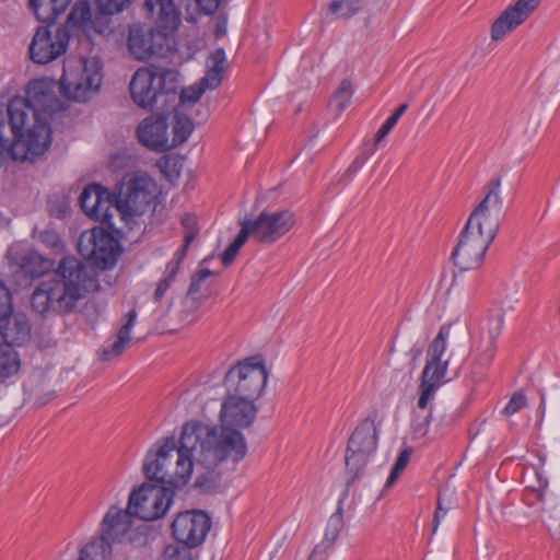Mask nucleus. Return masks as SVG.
<instances>
[{
    "mask_svg": "<svg viewBox=\"0 0 560 560\" xmlns=\"http://www.w3.org/2000/svg\"><path fill=\"white\" fill-rule=\"evenodd\" d=\"M477 208H479V210L483 209L504 215L503 198L501 195V179L499 177L489 182L487 185V192L482 200L478 203Z\"/></svg>",
    "mask_w": 560,
    "mask_h": 560,
    "instance_id": "nucleus-29",
    "label": "nucleus"
},
{
    "mask_svg": "<svg viewBox=\"0 0 560 560\" xmlns=\"http://www.w3.org/2000/svg\"><path fill=\"white\" fill-rule=\"evenodd\" d=\"M343 528V516L341 509H338L328 520L325 530V541L331 546L338 538L341 529Z\"/></svg>",
    "mask_w": 560,
    "mask_h": 560,
    "instance_id": "nucleus-42",
    "label": "nucleus"
},
{
    "mask_svg": "<svg viewBox=\"0 0 560 560\" xmlns=\"http://www.w3.org/2000/svg\"><path fill=\"white\" fill-rule=\"evenodd\" d=\"M137 318V312L131 310L126 315V323L119 328L116 339L108 346H104L98 353L102 361H110L120 355L130 342V331Z\"/></svg>",
    "mask_w": 560,
    "mask_h": 560,
    "instance_id": "nucleus-26",
    "label": "nucleus"
},
{
    "mask_svg": "<svg viewBox=\"0 0 560 560\" xmlns=\"http://www.w3.org/2000/svg\"><path fill=\"white\" fill-rule=\"evenodd\" d=\"M79 201L88 217L110 228L114 226L112 218L115 212V195L108 192L101 185L93 184L84 188Z\"/></svg>",
    "mask_w": 560,
    "mask_h": 560,
    "instance_id": "nucleus-17",
    "label": "nucleus"
},
{
    "mask_svg": "<svg viewBox=\"0 0 560 560\" xmlns=\"http://www.w3.org/2000/svg\"><path fill=\"white\" fill-rule=\"evenodd\" d=\"M539 127L540 119L536 116H529L527 118L526 125L524 126V133L528 138H534L537 135Z\"/></svg>",
    "mask_w": 560,
    "mask_h": 560,
    "instance_id": "nucleus-57",
    "label": "nucleus"
},
{
    "mask_svg": "<svg viewBox=\"0 0 560 560\" xmlns=\"http://www.w3.org/2000/svg\"><path fill=\"white\" fill-rule=\"evenodd\" d=\"M12 311L11 294L9 289L0 281V319Z\"/></svg>",
    "mask_w": 560,
    "mask_h": 560,
    "instance_id": "nucleus-54",
    "label": "nucleus"
},
{
    "mask_svg": "<svg viewBox=\"0 0 560 560\" xmlns=\"http://www.w3.org/2000/svg\"><path fill=\"white\" fill-rule=\"evenodd\" d=\"M206 90L207 88L201 82L183 89L179 93V104L177 108L186 110L190 105H194L200 100Z\"/></svg>",
    "mask_w": 560,
    "mask_h": 560,
    "instance_id": "nucleus-40",
    "label": "nucleus"
},
{
    "mask_svg": "<svg viewBox=\"0 0 560 560\" xmlns=\"http://www.w3.org/2000/svg\"><path fill=\"white\" fill-rule=\"evenodd\" d=\"M527 399L523 392L514 393L503 409L505 416H513L526 406Z\"/></svg>",
    "mask_w": 560,
    "mask_h": 560,
    "instance_id": "nucleus-50",
    "label": "nucleus"
},
{
    "mask_svg": "<svg viewBox=\"0 0 560 560\" xmlns=\"http://www.w3.org/2000/svg\"><path fill=\"white\" fill-rule=\"evenodd\" d=\"M38 240L45 246L55 249L57 252L62 249V243L59 235L50 229H46L38 232Z\"/></svg>",
    "mask_w": 560,
    "mask_h": 560,
    "instance_id": "nucleus-48",
    "label": "nucleus"
},
{
    "mask_svg": "<svg viewBox=\"0 0 560 560\" xmlns=\"http://www.w3.org/2000/svg\"><path fill=\"white\" fill-rule=\"evenodd\" d=\"M268 371L261 357H250L233 365L224 376L228 394L256 401L262 394Z\"/></svg>",
    "mask_w": 560,
    "mask_h": 560,
    "instance_id": "nucleus-7",
    "label": "nucleus"
},
{
    "mask_svg": "<svg viewBox=\"0 0 560 560\" xmlns=\"http://www.w3.org/2000/svg\"><path fill=\"white\" fill-rule=\"evenodd\" d=\"M50 212H55L58 218H61L66 213V209L54 210L52 207H50Z\"/></svg>",
    "mask_w": 560,
    "mask_h": 560,
    "instance_id": "nucleus-62",
    "label": "nucleus"
},
{
    "mask_svg": "<svg viewBox=\"0 0 560 560\" xmlns=\"http://www.w3.org/2000/svg\"><path fill=\"white\" fill-rule=\"evenodd\" d=\"M448 510H450V506L444 505V502H443L441 495H439L438 503H436V510H435V513L433 516V528H432L433 533L436 532V529L441 523V520L446 515Z\"/></svg>",
    "mask_w": 560,
    "mask_h": 560,
    "instance_id": "nucleus-56",
    "label": "nucleus"
},
{
    "mask_svg": "<svg viewBox=\"0 0 560 560\" xmlns=\"http://www.w3.org/2000/svg\"><path fill=\"white\" fill-rule=\"evenodd\" d=\"M135 0H95L97 9L105 15L126 10Z\"/></svg>",
    "mask_w": 560,
    "mask_h": 560,
    "instance_id": "nucleus-44",
    "label": "nucleus"
},
{
    "mask_svg": "<svg viewBox=\"0 0 560 560\" xmlns=\"http://www.w3.org/2000/svg\"><path fill=\"white\" fill-rule=\"evenodd\" d=\"M211 526L210 517L202 511H186L177 515L172 523V533L182 546L192 548L206 538Z\"/></svg>",
    "mask_w": 560,
    "mask_h": 560,
    "instance_id": "nucleus-15",
    "label": "nucleus"
},
{
    "mask_svg": "<svg viewBox=\"0 0 560 560\" xmlns=\"http://www.w3.org/2000/svg\"><path fill=\"white\" fill-rule=\"evenodd\" d=\"M368 161L366 155L360 153L353 162L350 164L348 172L355 173L358 170L362 167V165Z\"/></svg>",
    "mask_w": 560,
    "mask_h": 560,
    "instance_id": "nucleus-60",
    "label": "nucleus"
},
{
    "mask_svg": "<svg viewBox=\"0 0 560 560\" xmlns=\"http://www.w3.org/2000/svg\"><path fill=\"white\" fill-rule=\"evenodd\" d=\"M240 225H241V231L238 232L237 236L222 254L221 260L225 267L230 266L233 262V260L237 256L240 249L245 244L247 238L250 236L248 233V230H246V228L244 226L242 221L240 222Z\"/></svg>",
    "mask_w": 560,
    "mask_h": 560,
    "instance_id": "nucleus-38",
    "label": "nucleus"
},
{
    "mask_svg": "<svg viewBox=\"0 0 560 560\" xmlns=\"http://www.w3.org/2000/svg\"><path fill=\"white\" fill-rule=\"evenodd\" d=\"M72 0H30V8L38 21L54 22L66 11Z\"/></svg>",
    "mask_w": 560,
    "mask_h": 560,
    "instance_id": "nucleus-28",
    "label": "nucleus"
},
{
    "mask_svg": "<svg viewBox=\"0 0 560 560\" xmlns=\"http://www.w3.org/2000/svg\"><path fill=\"white\" fill-rule=\"evenodd\" d=\"M450 326H442L436 337L430 342L427 350V361L421 380L440 386L446 376L448 360H443L447 347Z\"/></svg>",
    "mask_w": 560,
    "mask_h": 560,
    "instance_id": "nucleus-18",
    "label": "nucleus"
},
{
    "mask_svg": "<svg viewBox=\"0 0 560 560\" xmlns=\"http://www.w3.org/2000/svg\"><path fill=\"white\" fill-rule=\"evenodd\" d=\"M31 336V325L25 314L9 313L0 319V345L22 346Z\"/></svg>",
    "mask_w": 560,
    "mask_h": 560,
    "instance_id": "nucleus-23",
    "label": "nucleus"
},
{
    "mask_svg": "<svg viewBox=\"0 0 560 560\" xmlns=\"http://www.w3.org/2000/svg\"><path fill=\"white\" fill-rule=\"evenodd\" d=\"M438 385L425 383L423 380H421L420 384V395L418 398V407L420 409H425L429 401L434 396L435 390L438 389Z\"/></svg>",
    "mask_w": 560,
    "mask_h": 560,
    "instance_id": "nucleus-52",
    "label": "nucleus"
},
{
    "mask_svg": "<svg viewBox=\"0 0 560 560\" xmlns=\"http://www.w3.org/2000/svg\"><path fill=\"white\" fill-rule=\"evenodd\" d=\"M412 452L413 451L411 447H406L400 452L385 483L386 489L390 488L398 479L400 474L405 470L411 458Z\"/></svg>",
    "mask_w": 560,
    "mask_h": 560,
    "instance_id": "nucleus-41",
    "label": "nucleus"
},
{
    "mask_svg": "<svg viewBox=\"0 0 560 560\" xmlns=\"http://www.w3.org/2000/svg\"><path fill=\"white\" fill-rule=\"evenodd\" d=\"M430 415L425 416L420 422L413 423V433L417 438H423L429 429Z\"/></svg>",
    "mask_w": 560,
    "mask_h": 560,
    "instance_id": "nucleus-59",
    "label": "nucleus"
},
{
    "mask_svg": "<svg viewBox=\"0 0 560 560\" xmlns=\"http://www.w3.org/2000/svg\"><path fill=\"white\" fill-rule=\"evenodd\" d=\"M133 513L127 506L119 509L110 506L102 521V534L100 539L106 540L109 545L119 541L130 529Z\"/></svg>",
    "mask_w": 560,
    "mask_h": 560,
    "instance_id": "nucleus-22",
    "label": "nucleus"
},
{
    "mask_svg": "<svg viewBox=\"0 0 560 560\" xmlns=\"http://www.w3.org/2000/svg\"><path fill=\"white\" fill-rule=\"evenodd\" d=\"M182 226L184 229V243L183 246L189 247V245L196 240L199 234L197 225V219L194 214L186 213L182 217Z\"/></svg>",
    "mask_w": 560,
    "mask_h": 560,
    "instance_id": "nucleus-43",
    "label": "nucleus"
},
{
    "mask_svg": "<svg viewBox=\"0 0 560 560\" xmlns=\"http://www.w3.org/2000/svg\"><path fill=\"white\" fill-rule=\"evenodd\" d=\"M173 281L162 278L156 289L153 293V303L155 304V307L153 308V314L156 319L164 318L171 308V298L166 295L167 290L170 289Z\"/></svg>",
    "mask_w": 560,
    "mask_h": 560,
    "instance_id": "nucleus-35",
    "label": "nucleus"
},
{
    "mask_svg": "<svg viewBox=\"0 0 560 560\" xmlns=\"http://www.w3.org/2000/svg\"><path fill=\"white\" fill-rule=\"evenodd\" d=\"M78 250L83 258L103 270L114 267L121 252L117 238L101 228L82 232Z\"/></svg>",
    "mask_w": 560,
    "mask_h": 560,
    "instance_id": "nucleus-9",
    "label": "nucleus"
},
{
    "mask_svg": "<svg viewBox=\"0 0 560 560\" xmlns=\"http://www.w3.org/2000/svg\"><path fill=\"white\" fill-rule=\"evenodd\" d=\"M503 214L493 213L487 210L475 208L470 213L466 226L495 238Z\"/></svg>",
    "mask_w": 560,
    "mask_h": 560,
    "instance_id": "nucleus-27",
    "label": "nucleus"
},
{
    "mask_svg": "<svg viewBox=\"0 0 560 560\" xmlns=\"http://www.w3.org/2000/svg\"><path fill=\"white\" fill-rule=\"evenodd\" d=\"M137 137L141 144L156 152L172 149L168 137V124L162 116H149L137 128Z\"/></svg>",
    "mask_w": 560,
    "mask_h": 560,
    "instance_id": "nucleus-20",
    "label": "nucleus"
},
{
    "mask_svg": "<svg viewBox=\"0 0 560 560\" xmlns=\"http://www.w3.org/2000/svg\"><path fill=\"white\" fill-rule=\"evenodd\" d=\"M62 27H67L68 31L77 28L80 44L86 50L90 49L93 34L101 35L107 28L104 18L92 20L91 8L85 0H79L74 3L67 18L66 25Z\"/></svg>",
    "mask_w": 560,
    "mask_h": 560,
    "instance_id": "nucleus-16",
    "label": "nucleus"
},
{
    "mask_svg": "<svg viewBox=\"0 0 560 560\" xmlns=\"http://www.w3.org/2000/svg\"><path fill=\"white\" fill-rule=\"evenodd\" d=\"M503 325V318L490 320L488 326L482 329L479 345L477 347L476 362L480 366H487L491 363L494 357L495 340L501 334Z\"/></svg>",
    "mask_w": 560,
    "mask_h": 560,
    "instance_id": "nucleus-25",
    "label": "nucleus"
},
{
    "mask_svg": "<svg viewBox=\"0 0 560 560\" xmlns=\"http://www.w3.org/2000/svg\"><path fill=\"white\" fill-rule=\"evenodd\" d=\"M213 276V272L209 269H202L191 277L189 288L187 290V296H191L199 300H205L209 296V290L202 289L203 282Z\"/></svg>",
    "mask_w": 560,
    "mask_h": 560,
    "instance_id": "nucleus-37",
    "label": "nucleus"
},
{
    "mask_svg": "<svg viewBox=\"0 0 560 560\" xmlns=\"http://www.w3.org/2000/svg\"><path fill=\"white\" fill-rule=\"evenodd\" d=\"M353 95V89L351 81L345 79L340 82L339 86L334 92L330 106L337 112L338 115L345 110L349 104L351 103V98Z\"/></svg>",
    "mask_w": 560,
    "mask_h": 560,
    "instance_id": "nucleus-36",
    "label": "nucleus"
},
{
    "mask_svg": "<svg viewBox=\"0 0 560 560\" xmlns=\"http://www.w3.org/2000/svg\"><path fill=\"white\" fill-rule=\"evenodd\" d=\"M207 69L218 70V72L223 73L226 69V58L225 52L222 48L214 50L207 60Z\"/></svg>",
    "mask_w": 560,
    "mask_h": 560,
    "instance_id": "nucleus-49",
    "label": "nucleus"
},
{
    "mask_svg": "<svg viewBox=\"0 0 560 560\" xmlns=\"http://www.w3.org/2000/svg\"><path fill=\"white\" fill-rule=\"evenodd\" d=\"M166 45L167 37L163 31L139 24H133L128 28L127 49L129 55L138 61H147L154 56H161Z\"/></svg>",
    "mask_w": 560,
    "mask_h": 560,
    "instance_id": "nucleus-14",
    "label": "nucleus"
},
{
    "mask_svg": "<svg viewBox=\"0 0 560 560\" xmlns=\"http://www.w3.org/2000/svg\"><path fill=\"white\" fill-rule=\"evenodd\" d=\"M223 463L187 421L182 427L178 442L174 438H166L148 451L142 469L148 479L172 487L185 486L195 471V488L210 492L219 486Z\"/></svg>",
    "mask_w": 560,
    "mask_h": 560,
    "instance_id": "nucleus-1",
    "label": "nucleus"
},
{
    "mask_svg": "<svg viewBox=\"0 0 560 560\" xmlns=\"http://www.w3.org/2000/svg\"><path fill=\"white\" fill-rule=\"evenodd\" d=\"M184 112V109L177 107L174 110V136L170 139L172 149L187 141L195 128L192 120Z\"/></svg>",
    "mask_w": 560,
    "mask_h": 560,
    "instance_id": "nucleus-30",
    "label": "nucleus"
},
{
    "mask_svg": "<svg viewBox=\"0 0 560 560\" xmlns=\"http://www.w3.org/2000/svg\"><path fill=\"white\" fill-rule=\"evenodd\" d=\"M318 547H315L313 550V555L317 551Z\"/></svg>",
    "mask_w": 560,
    "mask_h": 560,
    "instance_id": "nucleus-64",
    "label": "nucleus"
},
{
    "mask_svg": "<svg viewBox=\"0 0 560 560\" xmlns=\"http://www.w3.org/2000/svg\"><path fill=\"white\" fill-rule=\"evenodd\" d=\"M159 187L154 179L145 173L127 175L115 196V212L126 224L136 223V220L152 211Z\"/></svg>",
    "mask_w": 560,
    "mask_h": 560,
    "instance_id": "nucleus-5",
    "label": "nucleus"
},
{
    "mask_svg": "<svg viewBox=\"0 0 560 560\" xmlns=\"http://www.w3.org/2000/svg\"><path fill=\"white\" fill-rule=\"evenodd\" d=\"M223 73L218 72V70L213 71L210 69H207L206 75L200 80V82L207 88V90H214L217 89L222 80H223Z\"/></svg>",
    "mask_w": 560,
    "mask_h": 560,
    "instance_id": "nucleus-55",
    "label": "nucleus"
},
{
    "mask_svg": "<svg viewBox=\"0 0 560 560\" xmlns=\"http://www.w3.org/2000/svg\"><path fill=\"white\" fill-rule=\"evenodd\" d=\"M249 235L262 244H272L284 236L295 224L291 210L261 211L255 219L242 221Z\"/></svg>",
    "mask_w": 560,
    "mask_h": 560,
    "instance_id": "nucleus-11",
    "label": "nucleus"
},
{
    "mask_svg": "<svg viewBox=\"0 0 560 560\" xmlns=\"http://www.w3.org/2000/svg\"><path fill=\"white\" fill-rule=\"evenodd\" d=\"M539 0H517L509 5L492 23L490 36L493 42L503 39L523 24L538 8Z\"/></svg>",
    "mask_w": 560,
    "mask_h": 560,
    "instance_id": "nucleus-19",
    "label": "nucleus"
},
{
    "mask_svg": "<svg viewBox=\"0 0 560 560\" xmlns=\"http://www.w3.org/2000/svg\"><path fill=\"white\" fill-rule=\"evenodd\" d=\"M26 97H14L8 105V115L16 141L9 145L2 136L3 119L0 120V136L5 143V153L15 161L33 160L44 154L51 142L49 114L61 109L58 92L60 82L49 78L31 81L26 86Z\"/></svg>",
    "mask_w": 560,
    "mask_h": 560,
    "instance_id": "nucleus-2",
    "label": "nucleus"
},
{
    "mask_svg": "<svg viewBox=\"0 0 560 560\" xmlns=\"http://www.w3.org/2000/svg\"><path fill=\"white\" fill-rule=\"evenodd\" d=\"M202 300L195 299L191 296H187L183 301V315L180 317V320L184 323H192L195 319L192 318V315L199 308L200 303Z\"/></svg>",
    "mask_w": 560,
    "mask_h": 560,
    "instance_id": "nucleus-51",
    "label": "nucleus"
},
{
    "mask_svg": "<svg viewBox=\"0 0 560 560\" xmlns=\"http://www.w3.org/2000/svg\"><path fill=\"white\" fill-rule=\"evenodd\" d=\"M377 442L378 433L373 420L365 419L354 429L349 438L345 456L348 485L362 474L376 452Z\"/></svg>",
    "mask_w": 560,
    "mask_h": 560,
    "instance_id": "nucleus-8",
    "label": "nucleus"
},
{
    "mask_svg": "<svg viewBox=\"0 0 560 560\" xmlns=\"http://www.w3.org/2000/svg\"><path fill=\"white\" fill-rule=\"evenodd\" d=\"M101 63L96 58L80 57L68 59L63 65L60 80L62 94L75 102H85L100 89L102 82Z\"/></svg>",
    "mask_w": 560,
    "mask_h": 560,
    "instance_id": "nucleus-6",
    "label": "nucleus"
},
{
    "mask_svg": "<svg viewBox=\"0 0 560 560\" xmlns=\"http://www.w3.org/2000/svg\"><path fill=\"white\" fill-rule=\"evenodd\" d=\"M70 31L67 27H37L31 44L30 57L35 63L45 65L62 56L68 48Z\"/></svg>",
    "mask_w": 560,
    "mask_h": 560,
    "instance_id": "nucleus-13",
    "label": "nucleus"
},
{
    "mask_svg": "<svg viewBox=\"0 0 560 560\" xmlns=\"http://www.w3.org/2000/svg\"><path fill=\"white\" fill-rule=\"evenodd\" d=\"M176 165H177V160L175 158H171V156H166V155L162 156L156 162V166L168 179H172L174 175L175 176L178 175Z\"/></svg>",
    "mask_w": 560,
    "mask_h": 560,
    "instance_id": "nucleus-53",
    "label": "nucleus"
},
{
    "mask_svg": "<svg viewBox=\"0 0 560 560\" xmlns=\"http://www.w3.org/2000/svg\"><path fill=\"white\" fill-rule=\"evenodd\" d=\"M179 74L175 70L166 69L155 72V82L160 92V98L165 97L163 103H167L168 96H175L179 88Z\"/></svg>",
    "mask_w": 560,
    "mask_h": 560,
    "instance_id": "nucleus-31",
    "label": "nucleus"
},
{
    "mask_svg": "<svg viewBox=\"0 0 560 560\" xmlns=\"http://www.w3.org/2000/svg\"><path fill=\"white\" fill-rule=\"evenodd\" d=\"M407 104H401L395 109V112L386 119V121L376 132V142H381L389 133V131L395 127L398 119L407 110Z\"/></svg>",
    "mask_w": 560,
    "mask_h": 560,
    "instance_id": "nucleus-45",
    "label": "nucleus"
},
{
    "mask_svg": "<svg viewBox=\"0 0 560 560\" xmlns=\"http://www.w3.org/2000/svg\"><path fill=\"white\" fill-rule=\"evenodd\" d=\"M381 142H376V136L374 137V141L372 144H370L369 147L365 145V148L362 150V154L363 155H366V159H369L370 156H372L376 150H377V145L380 144Z\"/></svg>",
    "mask_w": 560,
    "mask_h": 560,
    "instance_id": "nucleus-61",
    "label": "nucleus"
},
{
    "mask_svg": "<svg viewBox=\"0 0 560 560\" xmlns=\"http://www.w3.org/2000/svg\"><path fill=\"white\" fill-rule=\"evenodd\" d=\"M421 353L420 349L415 350L413 360H416Z\"/></svg>",
    "mask_w": 560,
    "mask_h": 560,
    "instance_id": "nucleus-63",
    "label": "nucleus"
},
{
    "mask_svg": "<svg viewBox=\"0 0 560 560\" xmlns=\"http://www.w3.org/2000/svg\"><path fill=\"white\" fill-rule=\"evenodd\" d=\"M110 545L100 538H94L80 550L79 560H110Z\"/></svg>",
    "mask_w": 560,
    "mask_h": 560,
    "instance_id": "nucleus-34",
    "label": "nucleus"
},
{
    "mask_svg": "<svg viewBox=\"0 0 560 560\" xmlns=\"http://www.w3.org/2000/svg\"><path fill=\"white\" fill-rule=\"evenodd\" d=\"M145 10L154 14L156 11V30L163 31L168 37L179 25V18L172 0H144Z\"/></svg>",
    "mask_w": 560,
    "mask_h": 560,
    "instance_id": "nucleus-24",
    "label": "nucleus"
},
{
    "mask_svg": "<svg viewBox=\"0 0 560 560\" xmlns=\"http://www.w3.org/2000/svg\"><path fill=\"white\" fill-rule=\"evenodd\" d=\"M162 560H194L189 548L179 544L167 545L164 549Z\"/></svg>",
    "mask_w": 560,
    "mask_h": 560,
    "instance_id": "nucleus-46",
    "label": "nucleus"
},
{
    "mask_svg": "<svg viewBox=\"0 0 560 560\" xmlns=\"http://www.w3.org/2000/svg\"><path fill=\"white\" fill-rule=\"evenodd\" d=\"M20 370V358L8 345H0V382L15 375Z\"/></svg>",
    "mask_w": 560,
    "mask_h": 560,
    "instance_id": "nucleus-33",
    "label": "nucleus"
},
{
    "mask_svg": "<svg viewBox=\"0 0 560 560\" xmlns=\"http://www.w3.org/2000/svg\"><path fill=\"white\" fill-rule=\"evenodd\" d=\"M366 1L368 0H331L329 11L338 18H350L358 12Z\"/></svg>",
    "mask_w": 560,
    "mask_h": 560,
    "instance_id": "nucleus-39",
    "label": "nucleus"
},
{
    "mask_svg": "<svg viewBox=\"0 0 560 560\" xmlns=\"http://www.w3.org/2000/svg\"><path fill=\"white\" fill-rule=\"evenodd\" d=\"M188 247L182 246L175 254L174 258L166 265L164 278L174 281L186 256Z\"/></svg>",
    "mask_w": 560,
    "mask_h": 560,
    "instance_id": "nucleus-47",
    "label": "nucleus"
},
{
    "mask_svg": "<svg viewBox=\"0 0 560 560\" xmlns=\"http://www.w3.org/2000/svg\"><path fill=\"white\" fill-rule=\"evenodd\" d=\"M94 284L95 273L89 266L75 257H65L32 293V308L43 316L73 313Z\"/></svg>",
    "mask_w": 560,
    "mask_h": 560,
    "instance_id": "nucleus-3",
    "label": "nucleus"
},
{
    "mask_svg": "<svg viewBox=\"0 0 560 560\" xmlns=\"http://www.w3.org/2000/svg\"><path fill=\"white\" fill-rule=\"evenodd\" d=\"M494 238L465 225L452 253L454 265L460 271L482 266L486 253Z\"/></svg>",
    "mask_w": 560,
    "mask_h": 560,
    "instance_id": "nucleus-12",
    "label": "nucleus"
},
{
    "mask_svg": "<svg viewBox=\"0 0 560 560\" xmlns=\"http://www.w3.org/2000/svg\"><path fill=\"white\" fill-rule=\"evenodd\" d=\"M173 491L161 486L142 483L131 491L128 508L133 516L154 521L165 515L173 502Z\"/></svg>",
    "mask_w": 560,
    "mask_h": 560,
    "instance_id": "nucleus-10",
    "label": "nucleus"
},
{
    "mask_svg": "<svg viewBox=\"0 0 560 560\" xmlns=\"http://www.w3.org/2000/svg\"><path fill=\"white\" fill-rule=\"evenodd\" d=\"M257 412L255 401L226 393L221 402L219 423L199 420H191L190 423L224 463H238L247 454L243 430L252 427Z\"/></svg>",
    "mask_w": 560,
    "mask_h": 560,
    "instance_id": "nucleus-4",
    "label": "nucleus"
},
{
    "mask_svg": "<svg viewBox=\"0 0 560 560\" xmlns=\"http://www.w3.org/2000/svg\"><path fill=\"white\" fill-rule=\"evenodd\" d=\"M129 90L132 101L142 108H152L160 100L155 71L150 68H140L135 72Z\"/></svg>",
    "mask_w": 560,
    "mask_h": 560,
    "instance_id": "nucleus-21",
    "label": "nucleus"
},
{
    "mask_svg": "<svg viewBox=\"0 0 560 560\" xmlns=\"http://www.w3.org/2000/svg\"><path fill=\"white\" fill-rule=\"evenodd\" d=\"M225 0H196L198 7L206 14H211L224 2Z\"/></svg>",
    "mask_w": 560,
    "mask_h": 560,
    "instance_id": "nucleus-58",
    "label": "nucleus"
},
{
    "mask_svg": "<svg viewBox=\"0 0 560 560\" xmlns=\"http://www.w3.org/2000/svg\"><path fill=\"white\" fill-rule=\"evenodd\" d=\"M52 265L51 259L43 257L35 250L28 252L22 260L23 270L33 278L45 275L52 268Z\"/></svg>",
    "mask_w": 560,
    "mask_h": 560,
    "instance_id": "nucleus-32",
    "label": "nucleus"
}]
</instances>
